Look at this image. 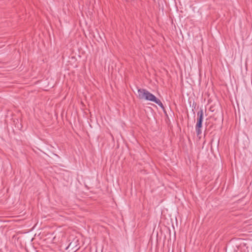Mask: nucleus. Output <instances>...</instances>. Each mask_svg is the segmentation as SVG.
Segmentation results:
<instances>
[{
    "instance_id": "nucleus-1",
    "label": "nucleus",
    "mask_w": 252,
    "mask_h": 252,
    "mask_svg": "<svg viewBox=\"0 0 252 252\" xmlns=\"http://www.w3.org/2000/svg\"><path fill=\"white\" fill-rule=\"evenodd\" d=\"M137 96L140 99H145L157 104L161 108H163V105L161 101L157 98L155 95L144 89H138Z\"/></svg>"
},
{
    "instance_id": "nucleus-2",
    "label": "nucleus",
    "mask_w": 252,
    "mask_h": 252,
    "mask_svg": "<svg viewBox=\"0 0 252 252\" xmlns=\"http://www.w3.org/2000/svg\"><path fill=\"white\" fill-rule=\"evenodd\" d=\"M198 118L197 120V123L195 125V131L197 135L201 134V127H202V122L203 119V112L202 109H200L197 113Z\"/></svg>"
},
{
    "instance_id": "nucleus-3",
    "label": "nucleus",
    "mask_w": 252,
    "mask_h": 252,
    "mask_svg": "<svg viewBox=\"0 0 252 252\" xmlns=\"http://www.w3.org/2000/svg\"><path fill=\"white\" fill-rule=\"evenodd\" d=\"M78 244V240L74 239L69 244L68 246L65 248V250H67L70 249L71 250L73 251V252H75L78 249V248H77Z\"/></svg>"
}]
</instances>
